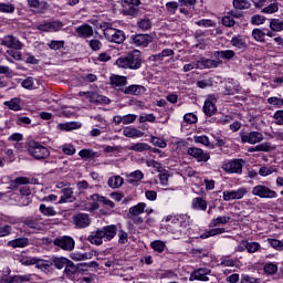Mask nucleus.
Instances as JSON below:
<instances>
[{
  "label": "nucleus",
  "instance_id": "obj_3",
  "mask_svg": "<svg viewBox=\"0 0 283 283\" xmlns=\"http://www.w3.org/2000/svg\"><path fill=\"white\" fill-rule=\"evenodd\" d=\"M10 268H6L4 274L0 276V283H25L32 282V274L11 275Z\"/></svg>",
  "mask_w": 283,
  "mask_h": 283
},
{
  "label": "nucleus",
  "instance_id": "obj_34",
  "mask_svg": "<svg viewBox=\"0 0 283 283\" xmlns=\"http://www.w3.org/2000/svg\"><path fill=\"white\" fill-rule=\"evenodd\" d=\"M59 128L63 129L64 132H72L74 129H81L80 122H67L64 124H59Z\"/></svg>",
  "mask_w": 283,
  "mask_h": 283
},
{
  "label": "nucleus",
  "instance_id": "obj_61",
  "mask_svg": "<svg viewBox=\"0 0 283 283\" xmlns=\"http://www.w3.org/2000/svg\"><path fill=\"white\" fill-rule=\"evenodd\" d=\"M256 149L258 151H265V153H269V151H273V149H275V147L271 146L270 143H261L259 145H256Z\"/></svg>",
  "mask_w": 283,
  "mask_h": 283
},
{
  "label": "nucleus",
  "instance_id": "obj_15",
  "mask_svg": "<svg viewBox=\"0 0 283 283\" xmlns=\"http://www.w3.org/2000/svg\"><path fill=\"white\" fill-rule=\"evenodd\" d=\"M145 92H147V88L138 84H132L129 86H125V88H122L123 94H128L130 96H142V94H145Z\"/></svg>",
  "mask_w": 283,
  "mask_h": 283
},
{
  "label": "nucleus",
  "instance_id": "obj_18",
  "mask_svg": "<svg viewBox=\"0 0 283 283\" xmlns=\"http://www.w3.org/2000/svg\"><path fill=\"white\" fill-rule=\"evenodd\" d=\"M75 32L80 39H91V36H94V29L87 23L77 27Z\"/></svg>",
  "mask_w": 283,
  "mask_h": 283
},
{
  "label": "nucleus",
  "instance_id": "obj_49",
  "mask_svg": "<svg viewBox=\"0 0 283 283\" xmlns=\"http://www.w3.org/2000/svg\"><path fill=\"white\" fill-rule=\"evenodd\" d=\"M264 273L268 275H275L277 273V264L275 263H266L263 268Z\"/></svg>",
  "mask_w": 283,
  "mask_h": 283
},
{
  "label": "nucleus",
  "instance_id": "obj_30",
  "mask_svg": "<svg viewBox=\"0 0 283 283\" xmlns=\"http://www.w3.org/2000/svg\"><path fill=\"white\" fill-rule=\"evenodd\" d=\"M52 268V261H45L43 259H38L35 263V269H39L43 273H50V269Z\"/></svg>",
  "mask_w": 283,
  "mask_h": 283
},
{
  "label": "nucleus",
  "instance_id": "obj_32",
  "mask_svg": "<svg viewBox=\"0 0 283 283\" xmlns=\"http://www.w3.org/2000/svg\"><path fill=\"white\" fill-rule=\"evenodd\" d=\"M230 43L233 48H237V50H244V48H247V41L240 35L233 36Z\"/></svg>",
  "mask_w": 283,
  "mask_h": 283
},
{
  "label": "nucleus",
  "instance_id": "obj_9",
  "mask_svg": "<svg viewBox=\"0 0 283 283\" xmlns=\"http://www.w3.org/2000/svg\"><path fill=\"white\" fill-rule=\"evenodd\" d=\"M73 224L76 229H87L92 224V218L87 213H76L73 216Z\"/></svg>",
  "mask_w": 283,
  "mask_h": 283
},
{
  "label": "nucleus",
  "instance_id": "obj_21",
  "mask_svg": "<svg viewBox=\"0 0 283 283\" xmlns=\"http://www.w3.org/2000/svg\"><path fill=\"white\" fill-rule=\"evenodd\" d=\"M88 242H91V244H96V247H101V244H103V240H105V233L103 232L102 229L92 232L88 238H87Z\"/></svg>",
  "mask_w": 283,
  "mask_h": 283
},
{
  "label": "nucleus",
  "instance_id": "obj_19",
  "mask_svg": "<svg viewBox=\"0 0 283 283\" xmlns=\"http://www.w3.org/2000/svg\"><path fill=\"white\" fill-rule=\"evenodd\" d=\"M219 65H222V61L220 59H217V60H211L206 57L199 59V70H211V69L218 67Z\"/></svg>",
  "mask_w": 283,
  "mask_h": 283
},
{
  "label": "nucleus",
  "instance_id": "obj_54",
  "mask_svg": "<svg viewBox=\"0 0 283 283\" xmlns=\"http://www.w3.org/2000/svg\"><path fill=\"white\" fill-rule=\"evenodd\" d=\"M178 7H179V4L176 1H170V2L166 3V10H167L168 14H176Z\"/></svg>",
  "mask_w": 283,
  "mask_h": 283
},
{
  "label": "nucleus",
  "instance_id": "obj_7",
  "mask_svg": "<svg viewBox=\"0 0 283 283\" xmlns=\"http://www.w3.org/2000/svg\"><path fill=\"white\" fill-rule=\"evenodd\" d=\"M0 45H3L9 50H23V43L12 34L4 35L0 39Z\"/></svg>",
  "mask_w": 283,
  "mask_h": 283
},
{
  "label": "nucleus",
  "instance_id": "obj_37",
  "mask_svg": "<svg viewBox=\"0 0 283 283\" xmlns=\"http://www.w3.org/2000/svg\"><path fill=\"white\" fill-rule=\"evenodd\" d=\"M149 149H151V147H149V144L147 143H136L130 147H128L129 151H137V153L149 151Z\"/></svg>",
  "mask_w": 283,
  "mask_h": 283
},
{
  "label": "nucleus",
  "instance_id": "obj_20",
  "mask_svg": "<svg viewBox=\"0 0 283 283\" xmlns=\"http://www.w3.org/2000/svg\"><path fill=\"white\" fill-rule=\"evenodd\" d=\"M7 245L11 249H25V247H30V239L25 237L13 239L8 241Z\"/></svg>",
  "mask_w": 283,
  "mask_h": 283
},
{
  "label": "nucleus",
  "instance_id": "obj_51",
  "mask_svg": "<svg viewBox=\"0 0 283 283\" xmlns=\"http://www.w3.org/2000/svg\"><path fill=\"white\" fill-rule=\"evenodd\" d=\"M191 70H200L199 60L192 61L189 64L184 65V72H191Z\"/></svg>",
  "mask_w": 283,
  "mask_h": 283
},
{
  "label": "nucleus",
  "instance_id": "obj_36",
  "mask_svg": "<svg viewBox=\"0 0 283 283\" xmlns=\"http://www.w3.org/2000/svg\"><path fill=\"white\" fill-rule=\"evenodd\" d=\"M213 56L226 59L227 61H231L233 56H235V52L233 50H226V51H216Z\"/></svg>",
  "mask_w": 283,
  "mask_h": 283
},
{
  "label": "nucleus",
  "instance_id": "obj_13",
  "mask_svg": "<svg viewBox=\"0 0 283 283\" xmlns=\"http://www.w3.org/2000/svg\"><path fill=\"white\" fill-rule=\"evenodd\" d=\"M187 154L188 156H192V158H196L197 163H208L211 158L208 153H205V150L198 147L188 148Z\"/></svg>",
  "mask_w": 283,
  "mask_h": 283
},
{
  "label": "nucleus",
  "instance_id": "obj_44",
  "mask_svg": "<svg viewBox=\"0 0 283 283\" xmlns=\"http://www.w3.org/2000/svg\"><path fill=\"white\" fill-rule=\"evenodd\" d=\"M40 212L42 213V216L46 217L56 216V210L54 209V207H46L45 203L40 205Z\"/></svg>",
  "mask_w": 283,
  "mask_h": 283
},
{
  "label": "nucleus",
  "instance_id": "obj_33",
  "mask_svg": "<svg viewBox=\"0 0 283 283\" xmlns=\"http://www.w3.org/2000/svg\"><path fill=\"white\" fill-rule=\"evenodd\" d=\"M23 224L29 229H34V231H41L43 229V223L39 222L36 219H27Z\"/></svg>",
  "mask_w": 283,
  "mask_h": 283
},
{
  "label": "nucleus",
  "instance_id": "obj_6",
  "mask_svg": "<svg viewBox=\"0 0 283 283\" xmlns=\"http://www.w3.org/2000/svg\"><path fill=\"white\" fill-rule=\"evenodd\" d=\"M54 247H59V249H62V251H74V247L76 245V242H74V239L72 237H60L55 238L53 240Z\"/></svg>",
  "mask_w": 283,
  "mask_h": 283
},
{
  "label": "nucleus",
  "instance_id": "obj_8",
  "mask_svg": "<svg viewBox=\"0 0 283 283\" xmlns=\"http://www.w3.org/2000/svg\"><path fill=\"white\" fill-rule=\"evenodd\" d=\"M242 167H244L242 159H233L222 165V169L227 174H242Z\"/></svg>",
  "mask_w": 283,
  "mask_h": 283
},
{
  "label": "nucleus",
  "instance_id": "obj_45",
  "mask_svg": "<svg viewBox=\"0 0 283 283\" xmlns=\"http://www.w3.org/2000/svg\"><path fill=\"white\" fill-rule=\"evenodd\" d=\"M151 20L149 18H143L137 22V27L139 30H143L144 32L147 30H151Z\"/></svg>",
  "mask_w": 283,
  "mask_h": 283
},
{
  "label": "nucleus",
  "instance_id": "obj_28",
  "mask_svg": "<svg viewBox=\"0 0 283 283\" xmlns=\"http://www.w3.org/2000/svg\"><path fill=\"white\" fill-rule=\"evenodd\" d=\"M124 182H125V180L123 179V177H120L118 175L108 178V187L111 189H120V187H123Z\"/></svg>",
  "mask_w": 283,
  "mask_h": 283
},
{
  "label": "nucleus",
  "instance_id": "obj_26",
  "mask_svg": "<svg viewBox=\"0 0 283 283\" xmlns=\"http://www.w3.org/2000/svg\"><path fill=\"white\" fill-rule=\"evenodd\" d=\"M218 112V108L216 107V104H213V101L211 98L206 99L203 104V114L206 116H213Z\"/></svg>",
  "mask_w": 283,
  "mask_h": 283
},
{
  "label": "nucleus",
  "instance_id": "obj_39",
  "mask_svg": "<svg viewBox=\"0 0 283 283\" xmlns=\"http://www.w3.org/2000/svg\"><path fill=\"white\" fill-rule=\"evenodd\" d=\"M216 83V77H209L206 80H200L197 82V87L200 90H207V87H213V84Z\"/></svg>",
  "mask_w": 283,
  "mask_h": 283
},
{
  "label": "nucleus",
  "instance_id": "obj_2",
  "mask_svg": "<svg viewBox=\"0 0 283 283\" xmlns=\"http://www.w3.org/2000/svg\"><path fill=\"white\" fill-rule=\"evenodd\" d=\"M28 153L35 158V160H45V158H49L50 156V149L38 142L29 143Z\"/></svg>",
  "mask_w": 283,
  "mask_h": 283
},
{
  "label": "nucleus",
  "instance_id": "obj_50",
  "mask_svg": "<svg viewBox=\"0 0 283 283\" xmlns=\"http://www.w3.org/2000/svg\"><path fill=\"white\" fill-rule=\"evenodd\" d=\"M252 36L254 40L262 43V42H264V36H266V33L264 31H262L261 29H254L252 31Z\"/></svg>",
  "mask_w": 283,
  "mask_h": 283
},
{
  "label": "nucleus",
  "instance_id": "obj_25",
  "mask_svg": "<svg viewBox=\"0 0 283 283\" xmlns=\"http://www.w3.org/2000/svg\"><path fill=\"white\" fill-rule=\"evenodd\" d=\"M3 105L12 112H21V98L19 97H13L10 101H6Z\"/></svg>",
  "mask_w": 283,
  "mask_h": 283
},
{
  "label": "nucleus",
  "instance_id": "obj_63",
  "mask_svg": "<svg viewBox=\"0 0 283 283\" xmlns=\"http://www.w3.org/2000/svg\"><path fill=\"white\" fill-rule=\"evenodd\" d=\"M272 118L274 119L275 125H283V109L276 111Z\"/></svg>",
  "mask_w": 283,
  "mask_h": 283
},
{
  "label": "nucleus",
  "instance_id": "obj_16",
  "mask_svg": "<svg viewBox=\"0 0 283 283\" xmlns=\"http://www.w3.org/2000/svg\"><path fill=\"white\" fill-rule=\"evenodd\" d=\"M109 81L111 86L114 90H119V92H123V90H125V85H127V77L123 75H112Z\"/></svg>",
  "mask_w": 283,
  "mask_h": 283
},
{
  "label": "nucleus",
  "instance_id": "obj_57",
  "mask_svg": "<svg viewBox=\"0 0 283 283\" xmlns=\"http://www.w3.org/2000/svg\"><path fill=\"white\" fill-rule=\"evenodd\" d=\"M268 103L270 105H273V107H276V108L283 107V98H280V97H275V96L269 97Z\"/></svg>",
  "mask_w": 283,
  "mask_h": 283
},
{
  "label": "nucleus",
  "instance_id": "obj_17",
  "mask_svg": "<svg viewBox=\"0 0 283 283\" xmlns=\"http://www.w3.org/2000/svg\"><path fill=\"white\" fill-rule=\"evenodd\" d=\"M61 193L62 196L57 205H65L67 202H74V200H76V197H74V188H72L71 186L61 190Z\"/></svg>",
  "mask_w": 283,
  "mask_h": 283
},
{
  "label": "nucleus",
  "instance_id": "obj_14",
  "mask_svg": "<svg viewBox=\"0 0 283 283\" xmlns=\"http://www.w3.org/2000/svg\"><path fill=\"white\" fill-rule=\"evenodd\" d=\"M211 274V270L207 268H200L198 270H195L189 277L190 282H195V280L199 282H209V276Z\"/></svg>",
  "mask_w": 283,
  "mask_h": 283
},
{
  "label": "nucleus",
  "instance_id": "obj_42",
  "mask_svg": "<svg viewBox=\"0 0 283 283\" xmlns=\"http://www.w3.org/2000/svg\"><path fill=\"white\" fill-rule=\"evenodd\" d=\"M193 209H199L200 211H207V201L200 197L192 200Z\"/></svg>",
  "mask_w": 283,
  "mask_h": 283
},
{
  "label": "nucleus",
  "instance_id": "obj_43",
  "mask_svg": "<svg viewBox=\"0 0 283 283\" xmlns=\"http://www.w3.org/2000/svg\"><path fill=\"white\" fill-rule=\"evenodd\" d=\"M270 29L272 32H282L283 31V21L280 19L270 20Z\"/></svg>",
  "mask_w": 283,
  "mask_h": 283
},
{
  "label": "nucleus",
  "instance_id": "obj_52",
  "mask_svg": "<svg viewBox=\"0 0 283 283\" xmlns=\"http://www.w3.org/2000/svg\"><path fill=\"white\" fill-rule=\"evenodd\" d=\"M49 48L50 50H62V48H65V41H56V40H52L50 43H49Z\"/></svg>",
  "mask_w": 283,
  "mask_h": 283
},
{
  "label": "nucleus",
  "instance_id": "obj_10",
  "mask_svg": "<svg viewBox=\"0 0 283 283\" xmlns=\"http://www.w3.org/2000/svg\"><path fill=\"white\" fill-rule=\"evenodd\" d=\"M264 140V135L260 132H250L241 135V143H248L249 145H258Z\"/></svg>",
  "mask_w": 283,
  "mask_h": 283
},
{
  "label": "nucleus",
  "instance_id": "obj_22",
  "mask_svg": "<svg viewBox=\"0 0 283 283\" xmlns=\"http://www.w3.org/2000/svg\"><path fill=\"white\" fill-rule=\"evenodd\" d=\"M123 136H125L126 138H143L145 136V133L136 127L128 126L123 129Z\"/></svg>",
  "mask_w": 283,
  "mask_h": 283
},
{
  "label": "nucleus",
  "instance_id": "obj_24",
  "mask_svg": "<svg viewBox=\"0 0 283 283\" xmlns=\"http://www.w3.org/2000/svg\"><path fill=\"white\" fill-rule=\"evenodd\" d=\"M143 178H145V174H143L140 170H135L127 175V182L129 185H138Z\"/></svg>",
  "mask_w": 283,
  "mask_h": 283
},
{
  "label": "nucleus",
  "instance_id": "obj_12",
  "mask_svg": "<svg viewBox=\"0 0 283 283\" xmlns=\"http://www.w3.org/2000/svg\"><path fill=\"white\" fill-rule=\"evenodd\" d=\"M153 41L154 39L149 34H136L130 38V43L135 45V48H147Z\"/></svg>",
  "mask_w": 283,
  "mask_h": 283
},
{
  "label": "nucleus",
  "instance_id": "obj_58",
  "mask_svg": "<svg viewBox=\"0 0 283 283\" xmlns=\"http://www.w3.org/2000/svg\"><path fill=\"white\" fill-rule=\"evenodd\" d=\"M264 21H266V18H264V15L254 14L251 18L250 23H252V25H262V23H264Z\"/></svg>",
  "mask_w": 283,
  "mask_h": 283
},
{
  "label": "nucleus",
  "instance_id": "obj_55",
  "mask_svg": "<svg viewBox=\"0 0 283 283\" xmlns=\"http://www.w3.org/2000/svg\"><path fill=\"white\" fill-rule=\"evenodd\" d=\"M15 8L12 3H0V12H6L8 14H12L14 12Z\"/></svg>",
  "mask_w": 283,
  "mask_h": 283
},
{
  "label": "nucleus",
  "instance_id": "obj_60",
  "mask_svg": "<svg viewBox=\"0 0 283 283\" xmlns=\"http://www.w3.org/2000/svg\"><path fill=\"white\" fill-rule=\"evenodd\" d=\"M7 54H8L9 56H11V59H14V61H21V59H22L21 51L15 50V49H9V50H7Z\"/></svg>",
  "mask_w": 283,
  "mask_h": 283
},
{
  "label": "nucleus",
  "instance_id": "obj_62",
  "mask_svg": "<svg viewBox=\"0 0 283 283\" xmlns=\"http://www.w3.org/2000/svg\"><path fill=\"white\" fill-rule=\"evenodd\" d=\"M136 118H138V115L136 114H127L123 116L124 125H132L133 123H136Z\"/></svg>",
  "mask_w": 283,
  "mask_h": 283
},
{
  "label": "nucleus",
  "instance_id": "obj_59",
  "mask_svg": "<svg viewBox=\"0 0 283 283\" xmlns=\"http://www.w3.org/2000/svg\"><path fill=\"white\" fill-rule=\"evenodd\" d=\"M269 244L272 247V249H276V251L283 250V242L277 239H268Z\"/></svg>",
  "mask_w": 283,
  "mask_h": 283
},
{
  "label": "nucleus",
  "instance_id": "obj_47",
  "mask_svg": "<svg viewBox=\"0 0 283 283\" xmlns=\"http://www.w3.org/2000/svg\"><path fill=\"white\" fill-rule=\"evenodd\" d=\"M280 10V4L277 2L271 3L268 7L262 9L264 14H275Z\"/></svg>",
  "mask_w": 283,
  "mask_h": 283
},
{
  "label": "nucleus",
  "instance_id": "obj_31",
  "mask_svg": "<svg viewBox=\"0 0 283 283\" xmlns=\"http://www.w3.org/2000/svg\"><path fill=\"white\" fill-rule=\"evenodd\" d=\"M27 3L29 8H32L34 12H42V10H45V2H41L39 0H27Z\"/></svg>",
  "mask_w": 283,
  "mask_h": 283
},
{
  "label": "nucleus",
  "instance_id": "obj_35",
  "mask_svg": "<svg viewBox=\"0 0 283 283\" xmlns=\"http://www.w3.org/2000/svg\"><path fill=\"white\" fill-rule=\"evenodd\" d=\"M193 140L197 144L208 147V149H213V144H211V142L209 140V137L207 135L195 136Z\"/></svg>",
  "mask_w": 283,
  "mask_h": 283
},
{
  "label": "nucleus",
  "instance_id": "obj_27",
  "mask_svg": "<svg viewBox=\"0 0 283 283\" xmlns=\"http://www.w3.org/2000/svg\"><path fill=\"white\" fill-rule=\"evenodd\" d=\"M145 209H147V203L139 202L136 206L129 208L128 216H142V213L145 212Z\"/></svg>",
  "mask_w": 283,
  "mask_h": 283
},
{
  "label": "nucleus",
  "instance_id": "obj_40",
  "mask_svg": "<svg viewBox=\"0 0 283 283\" xmlns=\"http://www.w3.org/2000/svg\"><path fill=\"white\" fill-rule=\"evenodd\" d=\"M231 222V217L221 216L210 221L209 227H218V224H229Z\"/></svg>",
  "mask_w": 283,
  "mask_h": 283
},
{
  "label": "nucleus",
  "instance_id": "obj_53",
  "mask_svg": "<svg viewBox=\"0 0 283 283\" xmlns=\"http://www.w3.org/2000/svg\"><path fill=\"white\" fill-rule=\"evenodd\" d=\"M63 22L61 21H52L49 22V32H59V30H62Z\"/></svg>",
  "mask_w": 283,
  "mask_h": 283
},
{
  "label": "nucleus",
  "instance_id": "obj_46",
  "mask_svg": "<svg viewBox=\"0 0 283 283\" xmlns=\"http://www.w3.org/2000/svg\"><path fill=\"white\" fill-rule=\"evenodd\" d=\"M262 249V245H260L259 242H249L245 243V250L248 253H258Z\"/></svg>",
  "mask_w": 283,
  "mask_h": 283
},
{
  "label": "nucleus",
  "instance_id": "obj_56",
  "mask_svg": "<svg viewBox=\"0 0 283 283\" xmlns=\"http://www.w3.org/2000/svg\"><path fill=\"white\" fill-rule=\"evenodd\" d=\"M28 182H30V180L27 177H18L13 181H11V187H13V189H17L19 185H28Z\"/></svg>",
  "mask_w": 283,
  "mask_h": 283
},
{
  "label": "nucleus",
  "instance_id": "obj_4",
  "mask_svg": "<svg viewBox=\"0 0 283 283\" xmlns=\"http://www.w3.org/2000/svg\"><path fill=\"white\" fill-rule=\"evenodd\" d=\"M104 36L106 41H109V43H117V45H120V43H125V32L123 30L114 29V28H106L104 29Z\"/></svg>",
  "mask_w": 283,
  "mask_h": 283
},
{
  "label": "nucleus",
  "instance_id": "obj_38",
  "mask_svg": "<svg viewBox=\"0 0 283 283\" xmlns=\"http://www.w3.org/2000/svg\"><path fill=\"white\" fill-rule=\"evenodd\" d=\"M76 271H78V268H76L74 262L69 260L64 269V274L66 275V277H72V275H75Z\"/></svg>",
  "mask_w": 283,
  "mask_h": 283
},
{
  "label": "nucleus",
  "instance_id": "obj_41",
  "mask_svg": "<svg viewBox=\"0 0 283 283\" xmlns=\"http://www.w3.org/2000/svg\"><path fill=\"white\" fill-rule=\"evenodd\" d=\"M232 3L235 10H249V8H251V2L249 0H233Z\"/></svg>",
  "mask_w": 283,
  "mask_h": 283
},
{
  "label": "nucleus",
  "instance_id": "obj_64",
  "mask_svg": "<svg viewBox=\"0 0 283 283\" xmlns=\"http://www.w3.org/2000/svg\"><path fill=\"white\" fill-rule=\"evenodd\" d=\"M78 156L82 158H94L96 156V153L91 149H82L78 151Z\"/></svg>",
  "mask_w": 283,
  "mask_h": 283
},
{
  "label": "nucleus",
  "instance_id": "obj_5",
  "mask_svg": "<svg viewBox=\"0 0 283 283\" xmlns=\"http://www.w3.org/2000/svg\"><path fill=\"white\" fill-rule=\"evenodd\" d=\"M252 196H256L258 198H265L268 200H273L277 198V193L275 192V190H272L264 185H258L253 187Z\"/></svg>",
  "mask_w": 283,
  "mask_h": 283
},
{
  "label": "nucleus",
  "instance_id": "obj_29",
  "mask_svg": "<svg viewBox=\"0 0 283 283\" xmlns=\"http://www.w3.org/2000/svg\"><path fill=\"white\" fill-rule=\"evenodd\" d=\"M69 261H70V259H67L65 256H60V258L54 256V258L51 259V266L54 265L55 269L61 271V269L66 266Z\"/></svg>",
  "mask_w": 283,
  "mask_h": 283
},
{
  "label": "nucleus",
  "instance_id": "obj_1",
  "mask_svg": "<svg viewBox=\"0 0 283 283\" xmlns=\"http://www.w3.org/2000/svg\"><path fill=\"white\" fill-rule=\"evenodd\" d=\"M116 65L123 70H140L143 67V57L140 51L134 50L126 56L118 57Z\"/></svg>",
  "mask_w": 283,
  "mask_h": 283
},
{
  "label": "nucleus",
  "instance_id": "obj_23",
  "mask_svg": "<svg viewBox=\"0 0 283 283\" xmlns=\"http://www.w3.org/2000/svg\"><path fill=\"white\" fill-rule=\"evenodd\" d=\"M117 231H118V228L114 224L103 227L102 233H104L105 242H109V240H114Z\"/></svg>",
  "mask_w": 283,
  "mask_h": 283
},
{
  "label": "nucleus",
  "instance_id": "obj_48",
  "mask_svg": "<svg viewBox=\"0 0 283 283\" xmlns=\"http://www.w3.org/2000/svg\"><path fill=\"white\" fill-rule=\"evenodd\" d=\"M150 247L154 251H156L157 253H163V251H165V242L160 241V240H155L150 243Z\"/></svg>",
  "mask_w": 283,
  "mask_h": 283
},
{
  "label": "nucleus",
  "instance_id": "obj_11",
  "mask_svg": "<svg viewBox=\"0 0 283 283\" xmlns=\"http://www.w3.org/2000/svg\"><path fill=\"white\" fill-rule=\"evenodd\" d=\"M245 193H248V190L244 187L237 190H226L223 191V200L224 202H230V200H242Z\"/></svg>",
  "mask_w": 283,
  "mask_h": 283
}]
</instances>
